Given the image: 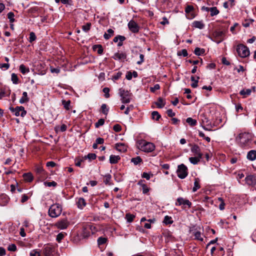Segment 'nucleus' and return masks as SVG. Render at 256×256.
<instances>
[{"label": "nucleus", "mask_w": 256, "mask_h": 256, "mask_svg": "<svg viewBox=\"0 0 256 256\" xmlns=\"http://www.w3.org/2000/svg\"><path fill=\"white\" fill-rule=\"evenodd\" d=\"M137 147L140 150L145 152H150L155 149L154 144L145 140H141L137 142Z\"/></svg>", "instance_id": "obj_1"}, {"label": "nucleus", "mask_w": 256, "mask_h": 256, "mask_svg": "<svg viewBox=\"0 0 256 256\" xmlns=\"http://www.w3.org/2000/svg\"><path fill=\"white\" fill-rule=\"evenodd\" d=\"M42 252L44 256H57L58 254L57 246L52 244L44 245Z\"/></svg>", "instance_id": "obj_2"}, {"label": "nucleus", "mask_w": 256, "mask_h": 256, "mask_svg": "<svg viewBox=\"0 0 256 256\" xmlns=\"http://www.w3.org/2000/svg\"><path fill=\"white\" fill-rule=\"evenodd\" d=\"M62 208L60 205L56 204L52 205L48 210V215L52 218H56L61 214Z\"/></svg>", "instance_id": "obj_3"}, {"label": "nucleus", "mask_w": 256, "mask_h": 256, "mask_svg": "<svg viewBox=\"0 0 256 256\" xmlns=\"http://www.w3.org/2000/svg\"><path fill=\"white\" fill-rule=\"evenodd\" d=\"M252 134L249 132L240 134L236 138V140L240 142L242 146H245L252 140Z\"/></svg>", "instance_id": "obj_4"}, {"label": "nucleus", "mask_w": 256, "mask_h": 256, "mask_svg": "<svg viewBox=\"0 0 256 256\" xmlns=\"http://www.w3.org/2000/svg\"><path fill=\"white\" fill-rule=\"evenodd\" d=\"M118 94L121 97V101L123 104H128L130 102L132 98V94L128 90L121 88L119 89Z\"/></svg>", "instance_id": "obj_5"}, {"label": "nucleus", "mask_w": 256, "mask_h": 256, "mask_svg": "<svg viewBox=\"0 0 256 256\" xmlns=\"http://www.w3.org/2000/svg\"><path fill=\"white\" fill-rule=\"evenodd\" d=\"M236 52L238 55L242 58L248 56L250 54L248 48L242 44H240L237 46Z\"/></svg>", "instance_id": "obj_6"}, {"label": "nucleus", "mask_w": 256, "mask_h": 256, "mask_svg": "<svg viewBox=\"0 0 256 256\" xmlns=\"http://www.w3.org/2000/svg\"><path fill=\"white\" fill-rule=\"evenodd\" d=\"M187 167L184 164H181L178 166L176 173L178 176L181 178H184L188 174Z\"/></svg>", "instance_id": "obj_7"}, {"label": "nucleus", "mask_w": 256, "mask_h": 256, "mask_svg": "<svg viewBox=\"0 0 256 256\" xmlns=\"http://www.w3.org/2000/svg\"><path fill=\"white\" fill-rule=\"evenodd\" d=\"M224 33L222 31H216L214 32L211 38V40L219 44L224 39Z\"/></svg>", "instance_id": "obj_8"}, {"label": "nucleus", "mask_w": 256, "mask_h": 256, "mask_svg": "<svg viewBox=\"0 0 256 256\" xmlns=\"http://www.w3.org/2000/svg\"><path fill=\"white\" fill-rule=\"evenodd\" d=\"M10 110L14 114L18 116H20L23 117L26 114V111L24 110V108L22 106H16L15 108L13 107L10 108Z\"/></svg>", "instance_id": "obj_9"}, {"label": "nucleus", "mask_w": 256, "mask_h": 256, "mask_svg": "<svg viewBox=\"0 0 256 256\" xmlns=\"http://www.w3.org/2000/svg\"><path fill=\"white\" fill-rule=\"evenodd\" d=\"M68 225L69 222L65 218L58 220L54 224V226L56 228L60 230L66 229L68 227Z\"/></svg>", "instance_id": "obj_10"}, {"label": "nucleus", "mask_w": 256, "mask_h": 256, "mask_svg": "<svg viewBox=\"0 0 256 256\" xmlns=\"http://www.w3.org/2000/svg\"><path fill=\"white\" fill-rule=\"evenodd\" d=\"M175 204L176 206L186 205L190 208L191 207L192 202L188 200L180 197L177 198Z\"/></svg>", "instance_id": "obj_11"}, {"label": "nucleus", "mask_w": 256, "mask_h": 256, "mask_svg": "<svg viewBox=\"0 0 256 256\" xmlns=\"http://www.w3.org/2000/svg\"><path fill=\"white\" fill-rule=\"evenodd\" d=\"M128 27L130 30L134 33H137L139 31V26L133 20H131L128 23Z\"/></svg>", "instance_id": "obj_12"}, {"label": "nucleus", "mask_w": 256, "mask_h": 256, "mask_svg": "<svg viewBox=\"0 0 256 256\" xmlns=\"http://www.w3.org/2000/svg\"><path fill=\"white\" fill-rule=\"evenodd\" d=\"M112 58L115 60H122L126 58V54L124 52H116L112 56Z\"/></svg>", "instance_id": "obj_13"}, {"label": "nucleus", "mask_w": 256, "mask_h": 256, "mask_svg": "<svg viewBox=\"0 0 256 256\" xmlns=\"http://www.w3.org/2000/svg\"><path fill=\"white\" fill-rule=\"evenodd\" d=\"M246 183L249 186H254L256 184V178L252 175L247 176L245 178Z\"/></svg>", "instance_id": "obj_14"}, {"label": "nucleus", "mask_w": 256, "mask_h": 256, "mask_svg": "<svg viewBox=\"0 0 256 256\" xmlns=\"http://www.w3.org/2000/svg\"><path fill=\"white\" fill-rule=\"evenodd\" d=\"M191 151L193 152L196 156H198L199 158H202V154L200 152V148L198 145H194L191 148Z\"/></svg>", "instance_id": "obj_15"}, {"label": "nucleus", "mask_w": 256, "mask_h": 256, "mask_svg": "<svg viewBox=\"0 0 256 256\" xmlns=\"http://www.w3.org/2000/svg\"><path fill=\"white\" fill-rule=\"evenodd\" d=\"M8 202V198L6 194L0 196V206H6Z\"/></svg>", "instance_id": "obj_16"}, {"label": "nucleus", "mask_w": 256, "mask_h": 256, "mask_svg": "<svg viewBox=\"0 0 256 256\" xmlns=\"http://www.w3.org/2000/svg\"><path fill=\"white\" fill-rule=\"evenodd\" d=\"M76 204L78 208L82 209L86 206V202L84 198H78Z\"/></svg>", "instance_id": "obj_17"}, {"label": "nucleus", "mask_w": 256, "mask_h": 256, "mask_svg": "<svg viewBox=\"0 0 256 256\" xmlns=\"http://www.w3.org/2000/svg\"><path fill=\"white\" fill-rule=\"evenodd\" d=\"M206 10L207 11H210V16H216L219 13V10H218L216 7H212V8H206Z\"/></svg>", "instance_id": "obj_18"}, {"label": "nucleus", "mask_w": 256, "mask_h": 256, "mask_svg": "<svg viewBox=\"0 0 256 256\" xmlns=\"http://www.w3.org/2000/svg\"><path fill=\"white\" fill-rule=\"evenodd\" d=\"M247 158L249 160H250L252 161L255 160L256 158V150H250L247 154Z\"/></svg>", "instance_id": "obj_19"}, {"label": "nucleus", "mask_w": 256, "mask_h": 256, "mask_svg": "<svg viewBox=\"0 0 256 256\" xmlns=\"http://www.w3.org/2000/svg\"><path fill=\"white\" fill-rule=\"evenodd\" d=\"M116 148L118 150L122 152H124L126 150V147L124 144L122 143L116 144Z\"/></svg>", "instance_id": "obj_20"}, {"label": "nucleus", "mask_w": 256, "mask_h": 256, "mask_svg": "<svg viewBox=\"0 0 256 256\" xmlns=\"http://www.w3.org/2000/svg\"><path fill=\"white\" fill-rule=\"evenodd\" d=\"M120 160L119 156L111 155L110 157V162L112 164H116Z\"/></svg>", "instance_id": "obj_21"}, {"label": "nucleus", "mask_w": 256, "mask_h": 256, "mask_svg": "<svg viewBox=\"0 0 256 256\" xmlns=\"http://www.w3.org/2000/svg\"><path fill=\"white\" fill-rule=\"evenodd\" d=\"M192 26L196 28L202 29L204 26V24L202 21H194L192 23Z\"/></svg>", "instance_id": "obj_22"}, {"label": "nucleus", "mask_w": 256, "mask_h": 256, "mask_svg": "<svg viewBox=\"0 0 256 256\" xmlns=\"http://www.w3.org/2000/svg\"><path fill=\"white\" fill-rule=\"evenodd\" d=\"M200 179L198 178H196L194 180V186L192 188V192H196L198 189H199L200 188Z\"/></svg>", "instance_id": "obj_23"}, {"label": "nucleus", "mask_w": 256, "mask_h": 256, "mask_svg": "<svg viewBox=\"0 0 256 256\" xmlns=\"http://www.w3.org/2000/svg\"><path fill=\"white\" fill-rule=\"evenodd\" d=\"M93 50L95 52H96L98 54H101L103 52V48L101 45H94L93 46Z\"/></svg>", "instance_id": "obj_24"}, {"label": "nucleus", "mask_w": 256, "mask_h": 256, "mask_svg": "<svg viewBox=\"0 0 256 256\" xmlns=\"http://www.w3.org/2000/svg\"><path fill=\"white\" fill-rule=\"evenodd\" d=\"M29 100V98L28 96V94L26 92H24L22 93V96L20 100V104H24V102H28Z\"/></svg>", "instance_id": "obj_25"}, {"label": "nucleus", "mask_w": 256, "mask_h": 256, "mask_svg": "<svg viewBox=\"0 0 256 256\" xmlns=\"http://www.w3.org/2000/svg\"><path fill=\"white\" fill-rule=\"evenodd\" d=\"M194 236V239L200 241H203V237L201 232L199 231H194L193 232Z\"/></svg>", "instance_id": "obj_26"}, {"label": "nucleus", "mask_w": 256, "mask_h": 256, "mask_svg": "<svg viewBox=\"0 0 256 256\" xmlns=\"http://www.w3.org/2000/svg\"><path fill=\"white\" fill-rule=\"evenodd\" d=\"M23 177L24 180L28 182H30L33 180V176L30 172L24 174H23Z\"/></svg>", "instance_id": "obj_27"}, {"label": "nucleus", "mask_w": 256, "mask_h": 256, "mask_svg": "<svg viewBox=\"0 0 256 256\" xmlns=\"http://www.w3.org/2000/svg\"><path fill=\"white\" fill-rule=\"evenodd\" d=\"M108 33H105L104 35L106 40H108L112 36H113L114 31L112 29H108L107 30Z\"/></svg>", "instance_id": "obj_28"}, {"label": "nucleus", "mask_w": 256, "mask_h": 256, "mask_svg": "<svg viewBox=\"0 0 256 256\" xmlns=\"http://www.w3.org/2000/svg\"><path fill=\"white\" fill-rule=\"evenodd\" d=\"M165 104L166 102L161 98H158V102H156V104L158 108H162L165 106Z\"/></svg>", "instance_id": "obj_29"}, {"label": "nucleus", "mask_w": 256, "mask_h": 256, "mask_svg": "<svg viewBox=\"0 0 256 256\" xmlns=\"http://www.w3.org/2000/svg\"><path fill=\"white\" fill-rule=\"evenodd\" d=\"M205 50L204 48H196L194 50V53L196 56L202 55L204 54Z\"/></svg>", "instance_id": "obj_30"}, {"label": "nucleus", "mask_w": 256, "mask_h": 256, "mask_svg": "<svg viewBox=\"0 0 256 256\" xmlns=\"http://www.w3.org/2000/svg\"><path fill=\"white\" fill-rule=\"evenodd\" d=\"M201 158H199L198 156H196L194 157H190L189 158V160L192 164H196L198 162Z\"/></svg>", "instance_id": "obj_31"}, {"label": "nucleus", "mask_w": 256, "mask_h": 256, "mask_svg": "<svg viewBox=\"0 0 256 256\" xmlns=\"http://www.w3.org/2000/svg\"><path fill=\"white\" fill-rule=\"evenodd\" d=\"M252 90L250 89L242 90H240V94L243 96L244 98L250 94Z\"/></svg>", "instance_id": "obj_32"}, {"label": "nucleus", "mask_w": 256, "mask_h": 256, "mask_svg": "<svg viewBox=\"0 0 256 256\" xmlns=\"http://www.w3.org/2000/svg\"><path fill=\"white\" fill-rule=\"evenodd\" d=\"M186 122L190 126H194L197 124V121L196 120L193 119L192 118H188L186 120Z\"/></svg>", "instance_id": "obj_33"}, {"label": "nucleus", "mask_w": 256, "mask_h": 256, "mask_svg": "<svg viewBox=\"0 0 256 256\" xmlns=\"http://www.w3.org/2000/svg\"><path fill=\"white\" fill-rule=\"evenodd\" d=\"M20 70L22 74H26L30 72L28 68H26L24 64H20Z\"/></svg>", "instance_id": "obj_34"}, {"label": "nucleus", "mask_w": 256, "mask_h": 256, "mask_svg": "<svg viewBox=\"0 0 256 256\" xmlns=\"http://www.w3.org/2000/svg\"><path fill=\"white\" fill-rule=\"evenodd\" d=\"M62 104L64 106V107L67 110H68L70 108V100L66 101L65 100H63L62 101Z\"/></svg>", "instance_id": "obj_35"}, {"label": "nucleus", "mask_w": 256, "mask_h": 256, "mask_svg": "<svg viewBox=\"0 0 256 256\" xmlns=\"http://www.w3.org/2000/svg\"><path fill=\"white\" fill-rule=\"evenodd\" d=\"M135 216L130 214H126V218L128 222H131L134 220Z\"/></svg>", "instance_id": "obj_36"}, {"label": "nucleus", "mask_w": 256, "mask_h": 256, "mask_svg": "<svg viewBox=\"0 0 256 256\" xmlns=\"http://www.w3.org/2000/svg\"><path fill=\"white\" fill-rule=\"evenodd\" d=\"M131 162H132L135 165H136L142 162V159L140 156H138L136 158H132Z\"/></svg>", "instance_id": "obj_37"}, {"label": "nucleus", "mask_w": 256, "mask_h": 256, "mask_svg": "<svg viewBox=\"0 0 256 256\" xmlns=\"http://www.w3.org/2000/svg\"><path fill=\"white\" fill-rule=\"evenodd\" d=\"M152 119L156 120H158L160 118V115L156 111H154L152 113Z\"/></svg>", "instance_id": "obj_38"}, {"label": "nucleus", "mask_w": 256, "mask_h": 256, "mask_svg": "<svg viewBox=\"0 0 256 256\" xmlns=\"http://www.w3.org/2000/svg\"><path fill=\"white\" fill-rule=\"evenodd\" d=\"M164 222L166 224H172L173 222V220H172L170 216H166L164 218Z\"/></svg>", "instance_id": "obj_39"}, {"label": "nucleus", "mask_w": 256, "mask_h": 256, "mask_svg": "<svg viewBox=\"0 0 256 256\" xmlns=\"http://www.w3.org/2000/svg\"><path fill=\"white\" fill-rule=\"evenodd\" d=\"M101 109H102V112L104 114L106 115L108 114V108H107V106L106 104H102L101 106Z\"/></svg>", "instance_id": "obj_40"}, {"label": "nucleus", "mask_w": 256, "mask_h": 256, "mask_svg": "<svg viewBox=\"0 0 256 256\" xmlns=\"http://www.w3.org/2000/svg\"><path fill=\"white\" fill-rule=\"evenodd\" d=\"M96 154H92V153H90V154H88L86 156H85L84 157V159L88 158L90 160H94L96 159Z\"/></svg>", "instance_id": "obj_41"}, {"label": "nucleus", "mask_w": 256, "mask_h": 256, "mask_svg": "<svg viewBox=\"0 0 256 256\" xmlns=\"http://www.w3.org/2000/svg\"><path fill=\"white\" fill-rule=\"evenodd\" d=\"M107 238L103 237H100L98 240V245H102L106 243Z\"/></svg>", "instance_id": "obj_42"}, {"label": "nucleus", "mask_w": 256, "mask_h": 256, "mask_svg": "<svg viewBox=\"0 0 256 256\" xmlns=\"http://www.w3.org/2000/svg\"><path fill=\"white\" fill-rule=\"evenodd\" d=\"M66 234L65 232H60L57 235L56 240L58 242H60L64 237Z\"/></svg>", "instance_id": "obj_43"}, {"label": "nucleus", "mask_w": 256, "mask_h": 256, "mask_svg": "<svg viewBox=\"0 0 256 256\" xmlns=\"http://www.w3.org/2000/svg\"><path fill=\"white\" fill-rule=\"evenodd\" d=\"M12 80V82L14 84H17L18 82V76L16 74L12 73V77H11Z\"/></svg>", "instance_id": "obj_44"}, {"label": "nucleus", "mask_w": 256, "mask_h": 256, "mask_svg": "<svg viewBox=\"0 0 256 256\" xmlns=\"http://www.w3.org/2000/svg\"><path fill=\"white\" fill-rule=\"evenodd\" d=\"M104 120L103 118H100L98 122L95 124V126L96 128H99L100 126L104 125Z\"/></svg>", "instance_id": "obj_45"}, {"label": "nucleus", "mask_w": 256, "mask_h": 256, "mask_svg": "<svg viewBox=\"0 0 256 256\" xmlns=\"http://www.w3.org/2000/svg\"><path fill=\"white\" fill-rule=\"evenodd\" d=\"M188 54L187 50L186 49H183L178 52V55L179 56H186Z\"/></svg>", "instance_id": "obj_46"}, {"label": "nucleus", "mask_w": 256, "mask_h": 256, "mask_svg": "<svg viewBox=\"0 0 256 256\" xmlns=\"http://www.w3.org/2000/svg\"><path fill=\"white\" fill-rule=\"evenodd\" d=\"M36 36L34 32H30V34L29 42H32L36 40Z\"/></svg>", "instance_id": "obj_47"}, {"label": "nucleus", "mask_w": 256, "mask_h": 256, "mask_svg": "<svg viewBox=\"0 0 256 256\" xmlns=\"http://www.w3.org/2000/svg\"><path fill=\"white\" fill-rule=\"evenodd\" d=\"M14 14L12 12H10L8 14V18L11 23L14 22Z\"/></svg>", "instance_id": "obj_48"}, {"label": "nucleus", "mask_w": 256, "mask_h": 256, "mask_svg": "<svg viewBox=\"0 0 256 256\" xmlns=\"http://www.w3.org/2000/svg\"><path fill=\"white\" fill-rule=\"evenodd\" d=\"M35 170L36 172L38 174H42L44 172V170L42 167L40 166H36Z\"/></svg>", "instance_id": "obj_49"}, {"label": "nucleus", "mask_w": 256, "mask_h": 256, "mask_svg": "<svg viewBox=\"0 0 256 256\" xmlns=\"http://www.w3.org/2000/svg\"><path fill=\"white\" fill-rule=\"evenodd\" d=\"M152 176L153 174H148L145 172H143L142 174V177L146 178L147 180H149L150 177Z\"/></svg>", "instance_id": "obj_50"}, {"label": "nucleus", "mask_w": 256, "mask_h": 256, "mask_svg": "<svg viewBox=\"0 0 256 256\" xmlns=\"http://www.w3.org/2000/svg\"><path fill=\"white\" fill-rule=\"evenodd\" d=\"M90 23H87L86 25L82 26V29L85 32H88L90 30Z\"/></svg>", "instance_id": "obj_51"}, {"label": "nucleus", "mask_w": 256, "mask_h": 256, "mask_svg": "<svg viewBox=\"0 0 256 256\" xmlns=\"http://www.w3.org/2000/svg\"><path fill=\"white\" fill-rule=\"evenodd\" d=\"M134 108V106L133 105L130 104L126 108V110L124 111V113L126 114H128L130 110H132Z\"/></svg>", "instance_id": "obj_52"}, {"label": "nucleus", "mask_w": 256, "mask_h": 256, "mask_svg": "<svg viewBox=\"0 0 256 256\" xmlns=\"http://www.w3.org/2000/svg\"><path fill=\"white\" fill-rule=\"evenodd\" d=\"M110 180L111 176L110 174H108L105 176V178L104 182L106 184H110Z\"/></svg>", "instance_id": "obj_53"}, {"label": "nucleus", "mask_w": 256, "mask_h": 256, "mask_svg": "<svg viewBox=\"0 0 256 256\" xmlns=\"http://www.w3.org/2000/svg\"><path fill=\"white\" fill-rule=\"evenodd\" d=\"M103 92L104 93V96L106 98H108L110 97V89L108 88H104L102 90Z\"/></svg>", "instance_id": "obj_54"}, {"label": "nucleus", "mask_w": 256, "mask_h": 256, "mask_svg": "<svg viewBox=\"0 0 256 256\" xmlns=\"http://www.w3.org/2000/svg\"><path fill=\"white\" fill-rule=\"evenodd\" d=\"M8 250L9 251L14 252L16 250V246L14 244H12L8 246Z\"/></svg>", "instance_id": "obj_55"}, {"label": "nucleus", "mask_w": 256, "mask_h": 256, "mask_svg": "<svg viewBox=\"0 0 256 256\" xmlns=\"http://www.w3.org/2000/svg\"><path fill=\"white\" fill-rule=\"evenodd\" d=\"M50 70L52 73L58 74L60 72V68H54L52 66H50Z\"/></svg>", "instance_id": "obj_56"}, {"label": "nucleus", "mask_w": 256, "mask_h": 256, "mask_svg": "<svg viewBox=\"0 0 256 256\" xmlns=\"http://www.w3.org/2000/svg\"><path fill=\"white\" fill-rule=\"evenodd\" d=\"M194 10V7L192 6L188 5L186 6L185 12L186 13L190 12Z\"/></svg>", "instance_id": "obj_57"}, {"label": "nucleus", "mask_w": 256, "mask_h": 256, "mask_svg": "<svg viewBox=\"0 0 256 256\" xmlns=\"http://www.w3.org/2000/svg\"><path fill=\"white\" fill-rule=\"evenodd\" d=\"M113 129L116 132H119L121 130L122 128L120 124H116L114 126Z\"/></svg>", "instance_id": "obj_58"}, {"label": "nucleus", "mask_w": 256, "mask_h": 256, "mask_svg": "<svg viewBox=\"0 0 256 256\" xmlns=\"http://www.w3.org/2000/svg\"><path fill=\"white\" fill-rule=\"evenodd\" d=\"M160 88V86L158 84H156L155 85H154V86L153 87H151L150 88V90L152 92H154L155 90H159Z\"/></svg>", "instance_id": "obj_59"}, {"label": "nucleus", "mask_w": 256, "mask_h": 256, "mask_svg": "<svg viewBox=\"0 0 256 256\" xmlns=\"http://www.w3.org/2000/svg\"><path fill=\"white\" fill-rule=\"evenodd\" d=\"M142 192L144 194H147L149 192V188L146 186V184L142 185Z\"/></svg>", "instance_id": "obj_60"}, {"label": "nucleus", "mask_w": 256, "mask_h": 256, "mask_svg": "<svg viewBox=\"0 0 256 256\" xmlns=\"http://www.w3.org/2000/svg\"><path fill=\"white\" fill-rule=\"evenodd\" d=\"M29 198L26 194H23L22 196L21 202L24 203L28 200Z\"/></svg>", "instance_id": "obj_61"}, {"label": "nucleus", "mask_w": 256, "mask_h": 256, "mask_svg": "<svg viewBox=\"0 0 256 256\" xmlns=\"http://www.w3.org/2000/svg\"><path fill=\"white\" fill-rule=\"evenodd\" d=\"M122 76V73L120 72H117L115 75L113 76V80H118Z\"/></svg>", "instance_id": "obj_62"}, {"label": "nucleus", "mask_w": 256, "mask_h": 256, "mask_svg": "<svg viewBox=\"0 0 256 256\" xmlns=\"http://www.w3.org/2000/svg\"><path fill=\"white\" fill-rule=\"evenodd\" d=\"M167 114L170 117H173L175 116V113L172 112V110L169 109L167 110Z\"/></svg>", "instance_id": "obj_63"}, {"label": "nucleus", "mask_w": 256, "mask_h": 256, "mask_svg": "<svg viewBox=\"0 0 256 256\" xmlns=\"http://www.w3.org/2000/svg\"><path fill=\"white\" fill-rule=\"evenodd\" d=\"M10 67V64H0V68H5L6 70H8Z\"/></svg>", "instance_id": "obj_64"}]
</instances>
